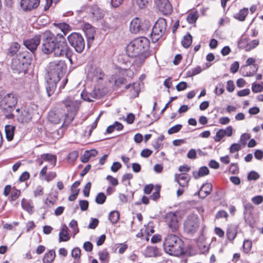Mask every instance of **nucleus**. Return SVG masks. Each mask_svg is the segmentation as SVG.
<instances>
[{
    "mask_svg": "<svg viewBox=\"0 0 263 263\" xmlns=\"http://www.w3.org/2000/svg\"><path fill=\"white\" fill-rule=\"evenodd\" d=\"M106 199V196L105 194L103 192H100L97 194L95 201L97 204H102L105 202Z\"/></svg>",
    "mask_w": 263,
    "mask_h": 263,
    "instance_id": "44",
    "label": "nucleus"
},
{
    "mask_svg": "<svg viewBox=\"0 0 263 263\" xmlns=\"http://www.w3.org/2000/svg\"><path fill=\"white\" fill-rule=\"evenodd\" d=\"M71 255L76 260H80L81 256V250L79 248L76 247L72 249Z\"/></svg>",
    "mask_w": 263,
    "mask_h": 263,
    "instance_id": "55",
    "label": "nucleus"
},
{
    "mask_svg": "<svg viewBox=\"0 0 263 263\" xmlns=\"http://www.w3.org/2000/svg\"><path fill=\"white\" fill-rule=\"evenodd\" d=\"M20 48V45L17 42L12 43L7 50V54L8 56L12 57L16 54Z\"/></svg>",
    "mask_w": 263,
    "mask_h": 263,
    "instance_id": "32",
    "label": "nucleus"
},
{
    "mask_svg": "<svg viewBox=\"0 0 263 263\" xmlns=\"http://www.w3.org/2000/svg\"><path fill=\"white\" fill-rule=\"evenodd\" d=\"M199 219L195 214L189 215L183 223L184 231L187 234H193L198 229Z\"/></svg>",
    "mask_w": 263,
    "mask_h": 263,
    "instance_id": "9",
    "label": "nucleus"
},
{
    "mask_svg": "<svg viewBox=\"0 0 263 263\" xmlns=\"http://www.w3.org/2000/svg\"><path fill=\"white\" fill-rule=\"evenodd\" d=\"M81 97L85 101H87L88 102H92L93 101L94 99L97 98V95L94 92V91L90 93L82 91L81 93Z\"/></svg>",
    "mask_w": 263,
    "mask_h": 263,
    "instance_id": "36",
    "label": "nucleus"
},
{
    "mask_svg": "<svg viewBox=\"0 0 263 263\" xmlns=\"http://www.w3.org/2000/svg\"><path fill=\"white\" fill-rule=\"evenodd\" d=\"M117 69L119 70V72L124 76L131 77L134 74V72L128 68L119 67Z\"/></svg>",
    "mask_w": 263,
    "mask_h": 263,
    "instance_id": "48",
    "label": "nucleus"
},
{
    "mask_svg": "<svg viewBox=\"0 0 263 263\" xmlns=\"http://www.w3.org/2000/svg\"><path fill=\"white\" fill-rule=\"evenodd\" d=\"M163 246L164 251L170 255L175 256L182 255H192L190 252L183 250V242L175 235H168L163 242Z\"/></svg>",
    "mask_w": 263,
    "mask_h": 263,
    "instance_id": "3",
    "label": "nucleus"
},
{
    "mask_svg": "<svg viewBox=\"0 0 263 263\" xmlns=\"http://www.w3.org/2000/svg\"><path fill=\"white\" fill-rule=\"evenodd\" d=\"M87 79L90 81L98 82L102 80L104 73L102 69L96 66L90 64L88 65L86 69Z\"/></svg>",
    "mask_w": 263,
    "mask_h": 263,
    "instance_id": "10",
    "label": "nucleus"
},
{
    "mask_svg": "<svg viewBox=\"0 0 263 263\" xmlns=\"http://www.w3.org/2000/svg\"><path fill=\"white\" fill-rule=\"evenodd\" d=\"M21 204H22V208L24 210L26 211L29 213H30V214L32 213L33 206H32L31 205L29 201L23 199L22 201Z\"/></svg>",
    "mask_w": 263,
    "mask_h": 263,
    "instance_id": "43",
    "label": "nucleus"
},
{
    "mask_svg": "<svg viewBox=\"0 0 263 263\" xmlns=\"http://www.w3.org/2000/svg\"><path fill=\"white\" fill-rule=\"evenodd\" d=\"M41 50L46 54L53 53L55 57H70L69 48L65 37L61 33L54 34L46 31L41 34Z\"/></svg>",
    "mask_w": 263,
    "mask_h": 263,
    "instance_id": "1",
    "label": "nucleus"
},
{
    "mask_svg": "<svg viewBox=\"0 0 263 263\" xmlns=\"http://www.w3.org/2000/svg\"><path fill=\"white\" fill-rule=\"evenodd\" d=\"M83 30L87 38V46L89 47L90 44L92 42L94 39L93 28L89 24H86Z\"/></svg>",
    "mask_w": 263,
    "mask_h": 263,
    "instance_id": "20",
    "label": "nucleus"
},
{
    "mask_svg": "<svg viewBox=\"0 0 263 263\" xmlns=\"http://www.w3.org/2000/svg\"><path fill=\"white\" fill-rule=\"evenodd\" d=\"M192 43V36L190 33H187L186 35L183 36L181 41V44L185 48H188L190 47Z\"/></svg>",
    "mask_w": 263,
    "mask_h": 263,
    "instance_id": "37",
    "label": "nucleus"
},
{
    "mask_svg": "<svg viewBox=\"0 0 263 263\" xmlns=\"http://www.w3.org/2000/svg\"><path fill=\"white\" fill-rule=\"evenodd\" d=\"M212 190V185L211 183L206 182L203 183L198 192L199 198L204 199L211 194Z\"/></svg>",
    "mask_w": 263,
    "mask_h": 263,
    "instance_id": "21",
    "label": "nucleus"
},
{
    "mask_svg": "<svg viewBox=\"0 0 263 263\" xmlns=\"http://www.w3.org/2000/svg\"><path fill=\"white\" fill-rule=\"evenodd\" d=\"M129 30L132 33L136 34L140 31H144V29L141 24V20L136 17L132 20L129 25Z\"/></svg>",
    "mask_w": 263,
    "mask_h": 263,
    "instance_id": "17",
    "label": "nucleus"
},
{
    "mask_svg": "<svg viewBox=\"0 0 263 263\" xmlns=\"http://www.w3.org/2000/svg\"><path fill=\"white\" fill-rule=\"evenodd\" d=\"M67 112H65L61 108L52 109L48 113V121L53 124H59L63 121L62 126H68L73 121L75 116V108L71 107L73 103L71 101H66L64 103Z\"/></svg>",
    "mask_w": 263,
    "mask_h": 263,
    "instance_id": "2",
    "label": "nucleus"
},
{
    "mask_svg": "<svg viewBox=\"0 0 263 263\" xmlns=\"http://www.w3.org/2000/svg\"><path fill=\"white\" fill-rule=\"evenodd\" d=\"M127 82V80L123 77H119L115 81V85L116 87H120L121 85L125 84Z\"/></svg>",
    "mask_w": 263,
    "mask_h": 263,
    "instance_id": "58",
    "label": "nucleus"
},
{
    "mask_svg": "<svg viewBox=\"0 0 263 263\" xmlns=\"http://www.w3.org/2000/svg\"><path fill=\"white\" fill-rule=\"evenodd\" d=\"M41 34H36L32 38L24 41V45L26 48L34 53L41 42Z\"/></svg>",
    "mask_w": 263,
    "mask_h": 263,
    "instance_id": "11",
    "label": "nucleus"
},
{
    "mask_svg": "<svg viewBox=\"0 0 263 263\" xmlns=\"http://www.w3.org/2000/svg\"><path fill=\"white\" fill-rule=\"evenodd\" d=\"M250 138V135L247 133H244L240 136L239 139V143L243 146H245L247 144V141Z\"/></svg>",
    "mask_w": 263,
    "mask_h": 263,
    "instance_id": "54",
    "label": "nucleus"
},
{
    "mask_svg": "<svg viewBox=\"0 0 263 263\" xmlns=\"http://www.w3.org/2000/svg\"><path fill=\"white\" fill-rule=\"evenodd\" d=\"M79 205L81 211H86L89 206V202L86 200H80Z\"/></svg>",
    "mask_w": 263,
    "mask_h": 263,
    "instance_id": "56",
    "label": "nucleus"
},
{
    "mask_svg": "<svg viewBox=\"0 0 263 263\" xmlns=\"http://www.w3.org/2000/svg\"><path fill=\"white\" fill-rule=\"evenodd\" d=\"M31 62L32 58L27 52H20L12 58L11 68L14 73L25 74Z\"/></svg>",
    "mask_w": 263,
    "mask_h": 263,
    "instance_id": "4",
    "label": "nucleus"
},
{
    "mask_svg": "<svg viewBox=\"0 0 263 263\" xmlns=\"http://www.w3.org/2000/svg\"><path fill=\"white\" fill-rule=\"evenodd\" d=\"M60 80L55 79L47 77L46 89V92L49 97L54 93L56 89L58 83Z\"/></svg>",
    "mask_w": 263,
    "mask_h": 263,
    "instance_id": "16",
    "label": "nucleus"
},
{
    "mask_svg": "<svg viewBox=\"0 0 263 263\" xmlns=\"http://www.w3.org/2000/svg\"><path fill=\"white\" fill-rule=\"evenodd\" d=\"M159 10L163 14L167 15L172 12V7L168 0H157L156 2Z\"/></svg>",
    "mask_w": 263,
    "mask_h": 263,
    "instance_id": "14",
    "label": "nucleus"
},
{
    "mask_svg": "<svg viewBox=\"0 0 263 263\" xmlns=\"http://www.w3.org/2000/svg\"><path fill=\"white\" fill-rule=\"evenodd\" d=\"M55 257V252L53 250H50L45 253L43 261L44 263H51L53 261Z\"/></svg>",
    "mask_w": 263,
    "mask_h": 263,
    "instance_id": "31",
    "label": "nucleus"
},
{
    "mask_svg": "<svg viewBox=\"0 0 263 263\" xmlns=\"http://www.w3.org/2000/svg\"><path fill=\"white\" fill-rule=\"evenodd\" d=\"M141 55L148 50L149 46V40L145 37H140L134 40Z\"/></svg>",
    "mask_w": 263,
    "mask_h": 263,
    "instance_id": "15",
    "label": "nucleus"
},
{
    "mask_svg": "<svg viewBox=\"0 0 263 263\" xmlns=\"http://www.w3.org/2000/svg\"><path fill=\"white\" fill-rule=\"evenodd\" d=\"M167 28L166 20L159 18L154 24L152 32V40L153 42H157L165 33Z\"/></svg>",
    "mask_w": 263,
    "mask_h": 263,
    "instance_id": "8",
    "label": "nucleus"
},
{
    "mask_svg": "<svg viewBox=\"0 0 263 263\" xmlns=\"http://www.w3.org/2000/svg\"><path fill=\"white\" fill-rule=\"evenodd\" d=\"M252 90L254 93L263 91V82L261 84L254 82L252 84Z\"/></svg>",
    "mask_w": 263,
    "mask_h": 263,
    "instance_id": "45",
    "label": "nucleus"
},
{
    "mask_svg": "<svg viewBox=\"0 0 263 263\" xmlns=\"http://www.w3.org/2000/svg\"><path fill=\"white\" fill-rule=\"evenodd\" d=\"M53 25L61 30L63 33L62 35H64V37L71 29V27L65 22L59 23H53Z\"/></svg>",
    "mask_w": 263,
    "mask_h": 263,
    "instance_id": "26",
    "label": "nucleus"
},
{
    "mask_svg": "<svg viewBox=\"0 0 263 263\" xmlns=\"http://www.w3.org/2000/svg\"><path fill=\"white\" fill-rule=\"evenodd\" d=\"M209 172V170L208 167L203 166L200 167L198 171H193V176L195 179H197L200 177H202L208 175Z\"/></svg>",
    "mask_w": 263,
    "mask_h": 263,
    "instance_id": "25",
    "label": "nucleus"
},
{
    "mask_svg": "<svg viewBox=\"0 0 263 263\" xmlns=\"http://www.w3.org/2000/svg\"><path fill=\"white\" fill-rule=\"evenodd\" d=\"M91 13L94 19L99 20L103 17L104 14L101 10L97 6L93 7L91 9Z\"/></svg>",
    "mask_w": 263,
    "mask_h": 263,
    "instance_id": "35",
    "label": "nucleus"
},
{
    "mask_svg": "<svg viewBox=\"0 0 263 263\" xmlns=\"http://www.w3.org/2000/svg\"><path fill=\"white\" fill-rule=\"evenodd\" d=\"M126 89H130V91L134 90L136 93L135 97H138L140 92L139 84L137 83H129L125 87Z\"/></svg>",
    "mask_w": 263,
    "mask_h": 263,
    "instance_id": "40",
    "label": "nucleus"
},
{
    "mask_svg": "<svg viewBox=\"0 0 263 263\" xmlns=\"http://www.w3.org/2000/svg\"><path fill=\"white\" fill-rule=\"evenodd\" d=\"M31 113L28 109H24L21 112V114L18 117V121L20 123H28L32 119Z\"/></svg>",
    "mask_w": 263,
    "mask_h": 263,
    "instance_id": "24",
    "label": "nucleus"
},
{
    "mask_svg": "<svg viewBox=\"0 0 263 263\" xmlns=\"http://www.w3.org/2000/svg\"><path fill=\"white\" fill-rule=\"evenodd\" d=\"M56 173L54 172H49L47 173V174L45 176V180L47 182H49L53 179H54L56 177Z\"/></svg>",
    "mask_w": 263,
    "mask_h": 263,
    "instance_id": "60",
    "label": "nucleus"
},
{
    "mask_svg": "<svg viewBox=\"0 0 263 263\" xmlns=\"http://www.w3.org/2000/svg\"><path fill=\"white\" fill-rule=\"evenodd\" d=\"M68 228L66 225L64 224L59 233L60 241H67L70 237L68 233Z\"/></svg>",
    "mask_w": 263,
    "mask_h": 263,
    "instance_id": "29",
    "label": "nucleus"
},
{
    "mask_svg": "<svg viewBox=\"0 0 263 263\" xmlns=\"http://www.w3.org/2000/svg\"><path fill=\"white\" fill-rule=\"evenodd\" d=\"M40 3V0H21L20 6L25 12H29L36 9Z\"/></svg>",
    "mask_w": 263,
    "mask_h": 263,
    "instance_id": "12",
    "label": "nucleus"
},
{
    "mask_svg": "<svg viewBox=\"0 0 263 263\" xmlns=\"http://www.w3.org/2000/svg\"><path fill=\"white\" fill-rule=\"evenodd\" d=\"M66 69L67 65L64 61L57 60L51 62L46 69L47 77L60 80Z\"/></svg>",
    "mask_w": 263,
    "mask_h": 263,
    "instance_id": "5",
    "label": "nucleus"
},
{
    "mask_svg": "<svg viewBox=\"0 0 263 263\" xmlns=\"http://www.w3.org/2000/svg\"><path fill=\"white\" fill-rule=\"evenodd\" d=\"M248 14V9L243 8L239 10V11L234 15V17L241 22L244 21L247 15Z\"/></svg>",
    "mask_w": 263,
    "mask_h": 263,
    "instance_id": "33",
    "label": "nucleus"
},
{
    "mask_svg": "<svg viewBox=\"0 0 263 263\" xmlns=\"http://www.w3.org/2000/svg\"><path fill=\"white\" fill-rule=\"evenodd\" d=\"M243 207L244 219L246 220V217L252 215L254 206L251 203L245 201L243 202Z\"/></svg>",
    "mask_w": 263,
    "mask_h": 263,
    "instance_id": "27",
    "label": "nucleus"
},
{
    "mask_svg": "<svg viewBox=\"0 0 263 263\" xmlns=\"http://www.w3.org/2000/svg\"><path fill=\"white\" fill-rule=\"evenodd\" d=\"M144 255L146 257H156L160 256L161 253L157 247L148 246L146 248Z\"/></svg>",
    "mask_w": 263,
    "mask_h": 263,
    "instance_id": "23",
    "label": "nucleus"
},
{
    "mask_svg": "<svg viewBox=\"0 0 263 263\" xmlns=\"http://www.w3.org/2000/svg\"><path fill=\"white\" fill-rule=\"evenodd\" d=\"M225 133L223 129L218 130L215 136L214 137V140L215 142H220L221 140L225 136Z\"/></svg>",
    "mask_w": 263,
    "mask_h": 263,
    "instance_id": "52",
    "label": "nucleus"
},
{
    "mask_svg": "<svg viewBox=\"0 0 263 263\" xmlns=\"http://www.w3.org/2000/svg\"><path fill=\"white\" fill-rule=\"evenodd\" d=\"M241 149V144L239 143H233L229 148V151L230 153H234L235 152H237L239 151Z\"/></svg>",
    "mask_w": 263,
    "mask_h": 263,
    "instance_id": "53",
    "label": "nucleus"
},
{
    "mask_svg": "<svg viewBox=\"0 0 263 263\" xmlns=\"http://www.w3.org/2000/svg\"><path fill=\"white\" fill-rule=\"evenodd\" d=\"M165 221L168 227L174 232L177 230L179 227L178 216L175 213L169 212L165 215Z\"/></svg>",
    "mask_w": 263,
    "mask_h": 263,
    "instance_id": "13",
    "label": "nucleus"
},
{
    "mask_svg": "<svg viewBox=\"0 0 263 263\" xmlns=\"http://www.w3.org/2000/svg\"><path fill=\"white\" fill-rule=\"evenodd\" d=\"M67 40L70 45L77 52L81 53L84 51L85 42L81 34L72 32L68 36Z\"/></svg>",
    "mask_w": 263,
    "mask_h": 263,
    "instance_id": "7",
    "label": "nucleus"
},
{
    "mask_svg": "<svg viewBox=\"0 0 263 263\" xmlns=\"http://www.w3.org/2000/svg\"><path fill=\"white\" fill-rule=\"evenodd\" d=\"M198 17V16L196 13H191L187 15L186 20L190 24H193L196 22Z\"/></svg>",
    "mask_w": 263,
    "mask_h": 263,
    "instance_id": "49",
    "label": "nucleus"
},
{
    "mask_svg": "<svg viewBox=\"0 0 263 263\" xmlns=\"http://www.w3.org/2000/svg\"><path fill=\"white\" fill-rule=\"evenodd\" d=\"M20 194L21 192L20 190L14 189L11 193L10 200L12 201L15 200L19 197Z\"/></svg>",
    "mask_w": 263,
    "mask_h": 263,
    "instance_id": "57",
    "label": "nucleus"
},
{
    "mask_svg": "<svg viewBox=\"0 0 263 263\" xmlns=\"http://www.w3.org/2000/svg\"><path fill=\"white\" fill-rule=\"evenodd\" d=\"M215 217L217 219L227 218L228 214L224 210H219L217 212Z\"/></svg>",
    "mask_w": 263,
    "mask_h": 263,
    "instance_id": "63",
    "label": "nucleus"
},
{
    "mask_svg": "<svg viewBox=\"0 0 263 263\" xmlns=\"http://www.w3.org/2000/svg\"><path fill=\"white\" fill-rule=\"evenodd\" d=\"M17 103V96L13 93L5 95L0 102V108L4 112H12Z\"/></svg>",
    "mask_w": 263,
    "mask_h": 263,
    "instance_id": "6",
    "label": "nucleus"
},
{
    "mask_svg": "<svg viewBox=\"0 0 263 263\" xmlns=\"http://www.w3.org/2000/svg\"><path fill=\"white\" fill-rule=\"evenodd\" d=\"M255 60L253 58H249L246 60V65L245 66L247 67V66H250L252 71H249L246 74H244L243 72H242V76L245 77H252L257 72L258 66L257 64H255Z\"/></svg>",
    "mask_w": 263,
    "mask_h": 263,
    "instance_id": "18",
    "label": "nucleus"
},
{
    "mask_svg": "<svg viewBox=\"0 0 263 263\" xmlns=\"http://www.w3.org/2000/svg\"><path fill=\"white\" fill-rule=\"evenodd\" d=\"M259 178V174L254 171H251L247 176V179L249 181L251 180H257Z\"/></svg>",
    "mask_w": 263,
    "mask_h": 263,
    "instance_id": "51",
    "label": "nucleus"
},
{
    "mask_svg": "<svg viewBox=\"0 0 263 263\" xmlns=\"http://www.w3.org/2000/svg\"><path fill=\"white\" fill-rule=\"evenodd\" d=\"M224 91V85L221 82H219L215 87L214 92L217 96H220Z\"/></svg>",
    "mask_w": 263,
    "mask_h": 263,
    "instance_id": "46",
    "label": "nucleus"
},
{
    "mask_svg": "<svg viewBox=\"0 0 263 263\" xmlns=\"http://www.w3.org/2000/svg\"><path fill=\"white\" fill-rule=\"evenodd\" d=\"M237 233V229L234 227H229L227 230V236L230 241H233L236 237Z\"/></svg>",
    "mask_w": 263,
    "mask_h": 263,
    "instance_id": "38",
    "label": "nucleus"
},
{
    "mask_svg": "<svg viewBox=\"0 0 263 263\" xmlns=\"http://www.w3.org/2000/svg\"><path fill=\"white\" fill-rule=\"evenodd\" d=\"M41 158L44 161H47L50 163L52 166H54L57 162V157L54 155L51 154H44L41 155Z\"/></svg>",
    "mask_w": 263,
    "mask_h": 263,
    "instance_id": "30",
    "label": "nucleus"
},
{
    "mask_svg": "<svg viewBox=\"0 0 263 263\" xmlns=\"http://www.w3.org/2000/svg\"><path fill=\"white\" fill-rule=\"evenodd\" d=\"M116 245L119 247L118 252L120 254H123L128 248V245L125 242L118 243Z\"/></svg>",
    "mask_w": 263,
    "mask_h": 263,
    "instance_id": "59",
    "label": "nucleus"
},
{
    "mask_svg": "<svg viewBox=\"0 0 263 263\" xmlns=\"http://www.w3.org/2000/svg\"><path fill=\"white\" fill-rule=\"evenodd\" d=\"M99 258L101 263H108L109 261V253L106 249L98 252Z\"/></svg>",
    "mask_w": 263,
    "mask_h": 263,
    "instance_id": "34",
    "label": "nucleus"
},
{
    "mask_svg": "<svg viewBox=\"0 0 263 263\" xmlns=\"http://www.w3.org/2000/svg\"><path fill=\"white\" fill-rule=\"evenodd\" d=\"M202 71L201 67L199 66H197L194 68L192 70H189L186 72V77H192L195 75L200 73Z\"/></svg>",
    "mask_w": 263,
    "mask_h": 263,
    "instance_id": "42",
    "label": "nucleus"
},
{
    "mask_svg": "<svg viewBox=\"0 0 263 263\" xmlns=\"http://www.w3.org/2000/svg\"><path fill=\"white\" fill-rule=\"evenodd\" d=\"M120 218V213L117 211H111L108 215V219L112 224L117 223Z\"/></svg>",
    "mask_w": 263,
    "mask_h": 263,
    "instance_id": "39",
    "label": "nucleus"
},
{
    "mask_svg": "<svg viewBox=\"0 0 263 263\" xmlns=\"http://www.w3.org/2000/svg\"><path fill=\"white\" fill-rule=\"evenodd\" d=\"M252 201L255 204L258 205L263 201V197L260 195L255 196L252 198Z\"/></svg>",
    "mask_w": 263,
    "mask_h": 263,
    "instance_id": "64",
    "label": "nucleus"
},
{
    "mask_svg": "<svg viewBox=\"0 0 263 263\" xmlns=\"http://www.w3.org/2000/svg\"><path fill=\"white\" fill-rule=\"evenodd\" d=\"M182 127V125L181 124H176L169 128L167 130V133L170 135L177 133L181 130Z\"/></svg>",
    "mask_w": 263,
    "mask_h": 263,
    "instance_id": "50",
    "label": "nucleus"
},
{
    "mask_svg": "<svg viewBox=\"0 0 263 263\" xmlns=\"http://www.w3.org/2000/svg\"><path fill=\"white\" fill-rule=\"evenodd\" d=\"M126 53L128 56L130 58H135L141 55L134 40L127 46Z\"/></svg>",
    "mask_w": 263,
    "mask_h": 263,
    "instance_id": "19",
    "label": "nucleus"
},
{
    "mask_svg": "<svg viewBox=\"0 0 263 263\" xmlns=\"http://www.w3.org/2000/svg\"><path fill=\"white\" fill-rule=\"evenodd\" d=\"M175 180L181 187H187L190 180V176L187 173H181L175 175Z\"/></svg>",
    "mask_w": 263,
    "mask_h": 263,
    "instance_id": "22",
    "label": "nucleus"
},
{
    "mask_svg": "<svg viewBox=\"0 0 263 263\" xmlns=\"http://www.w3.org/2000/svg\"><path fill=\"white\" fill-rule=\"evenodd\" d=\"M252 242L251 240L249 239H245L243 241L242 248L245 253H249L252 249Z\"/></svg>",
    "mask_w": 263,
    "mask_h": 263,
    "instance_id": "41",
    "label": "nucleus"
},
{
    "mask_svg": "<svg viewBox=\"0 0 263 263\" xmlns=\"http://www.w3.org/2000/svg\"><path fill=\"white\" fill-rule=\"evenodd\" d=\"M160 186H156L155 191L149 196V198L154 201L157 200L160 197Z\"/></svg>",
    "mask_w": 263,
    "mask_h": 263,
    "instance_id": "47",
    "label": "nucleus"
},
{
    "mask_svg": "<svg viewBox=\"0 0 263 263\" xmlns=\"http://www.w3.org/2000/svg\"><path fill=\"white\" fill-rule=\"evenodd\" d=\"M239 64L238 62L235 61L234 63H233L231 65V66H230L231 72L232 73H236L238 71V70L239 69Z\"/></svg>",
    "mask_w": 263,
    "mask_h": 263,
    "instance_id": "62",
    "label": "nucleus"
},
{
    "mask_svg": "<svg viewBox=\"0 0 263 263\" xmlns=\"http://www.w3.org/2000/svg\"><path fill=\"white\" fill-rule=\"evenodd\" d=\"M187 83L184 81L179 82L176 86V89L178 91H182L187 88Z\"/></svg>",
    "mask_w": 263,
    "mask_h": 263,
    "instance_id": "61",
    "label": "nucleus"
},
{
    "mask_svg": "<svg viewBox=\"0 0 263 263\" xmlns=\"http://www.w3.org/2000/svg\"><path fill=\"white\" fill-rule=\"evenodd\" d=\"M15 127L13 125H7L5 126V134L7 140L11 141L13 140Z\"/></svg>",
    "mask_w": 263,
    "mask_h": 263,
    "instance_id": "28",
    "label": "nucleus"
}]
</instances>
